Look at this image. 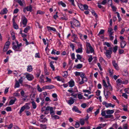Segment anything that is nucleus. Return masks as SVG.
I'll return each mask as SVG.
<instances>
[{
	"mask_svg": "<svg viewBox=\"0 0 129 129\" xmlns=\"http://www.w3.org/2000/svg\"><path fill=\"white\" fill-rule=\"evenodd\" d=\"M109 88H104V94L106 99H107L109 96L111 94V93Z\"/></svg>",
	"mask_w": 129,
	"mask_h": 129,
	"instance_id": "f257e3e1",
	"label": "nucleus"
},
{
	"mask_svg": "<svg viewBox=\"0 0 129 129\" xmlns=\"http://www.w3.org/2000/svg\"><path fill=\"white\" fill-rule=\"evenodd\" d=\"M22 44L20 43L19 44H18L16 46L15 45H13L12 47L13 49L15 51H21V50L19 49L20 47L22 46Z\"/></svg>",
	"mask_w": 129,
	"mask_h": 129,
	"instance_id": "f03ea898",
	"label": "nucleus"
},
{
	"mask_svg": "<svg viewBox=\"0 0 129 129\" xmlns=\"http://www.w3.org/2000/svg\"><path fill=\"white\" fill-rule=\"evenodd\" d=\"M106 110L103 111H102L101 112V114L102 116H105V118H111L113 117L112 115H106Z\"/></svg>",
	"mask_w": 129,
	"mask_h": 129,
	"instance_id": "7ed1b4c3",
	"label": "nucleus"
},
{
	"mask_svg": "<svg viewBox=\"0 0 129 129\" xmlns=\"http://www.w3.org/2000/svg\"><path fill=\"white\" fill-rule=\"evenodd\" d=\"M72 22L73 24V25H75L76 27H78L79 26L80 23L79 21L75 19L74 18L72 21Z\"/></svg>",
	"mask_w": 129,
	"mask_h": 129,
	"instance_id": "20e7f679",
	"label": "nucleus"
},
{
	"mask_svg": "<svg viewBox=\"0 0 129 129\" xmlns=\"http://www.w3.org/2000/svg\"><path fill=\"white\" fill-rule=\"evenodd\" d=\"M22 24L24 25V26H26L27 23V20L25 17L24 16L23 18H22Z\"/></svg>",
	"mask_w": 129,
	"mask_h": 129,
	"instance_id": "39448f33",
	"label": "nucleus"
},
{
	"mask_svg": "<svg viewBox=\"0 0 129 129\" xmlns=\"http://www.w3.org/2000/svg\"><path fill=\"white\" fill-rule=\"evenodd\" d=\"M112 53V51L110 50H107L105 53V55L106 56L109 58L111 57V54Z\"/></svg>",
	"mask_w": 129,
	"mask_h": 129,
	"instance_id": "423d86ee",
	"label": "nucleus"
},
{
	"mask_svg": "<svg viewBox=\"0 0 129 129\" xmlns=\"http://www.w3.org/2000/svg\"><path fill=\"white\" fill-rule=\"evenodd\" d=\"M26 77L29 80H32L34 78L33 76L30 74H28L26 75Z\"/></svg>",
	"mask_w": 129,
	"mask_h": 129,
	"instance_id": "0eeeda50",
	"label": "nucleus"
},
{
	"mask_svg": "<svg viewBox=\"0 0 129 129\" xmlns=\"http://www.w3.org/2000/svg\"><path fill=\"white\" fill-rule=\"evenodd\" d=\"M72 110L73 111H75V112L79 113L80 114L81 113V112L79 110L78 108L76 106L73 107L72 108Z\"/></svg>",
	"mask_w": 129,
	"mask_h": 129,
	"instance_id": "6e6552de",
	"label": "nucleus"
},
{
	"mask_svg": "<svg viewBox=\"0 0 129 129\" xmlns=\"http://www.w3.org/2000/svg\"><path fill=\"white\" fill-rule=\"evenodd\" d=\"M106 112L107 114L111 115V114L114 113V111L113 110H106Z\"/></svg>",
	"mask_w": 129,
	"mask_h": 129,
	"instance_id": "1a4fd4ad",
	"label": "nucleus"
},
{
	"mask_svg": "<svg viewBox=\"0 0 129 129\" xmlns=\"http://www.w3.org/2000/svg\"><path fill=\"white\" fill-rule=\"evenodd\" d=\"M126 44V43L124 41H122L121 42L120 46L121 48H124Z\"/></svg>",
	"mask_w": 129,
	"mask_h": 129,
	"instance_id": "9d476101",
	"label": "nucleus"
},
{
	"mask_svg": "<svg viewBox=\"0 0 129 129\" xmlns=\"http://www.w3.org/2000/svg\"><path fill=\"white\" fill-rule=\"evenodd\" d=\"M79 45L81 47L78 48L76 50V52L77 53H81L82 52V45L81 44H79Z\"/></svg>",
	"mask_w": 129,
	"mask_h": 129,
	"instance_id": "9b49d317",
	"label": "nucleus"
},
{
	"mask_svg": "<svg viewBox=\"0 0 129 129\" xmlns=\"http://www.w3.org/2000/svg\"><path fill=\"white\" fill-rule=\"evenodd\" d=\"M8 12V11L6 8H4V9L2 10L0 13L1 14L3 15L4 14H6Z\"/></svg>",
	"mask_w": 129,
	"mask_h": 129,
	"instance_id": "f8f14e48",
	"label": "nucleus"
},
{
	"mask_svg": "<svg viewBox=\"0 0 129 129\" xmlns=\"http://www.w3.org/2000/svg\"><path fill=\"white\" fill-rule=\"evenodd\" d=\"M112 64L114 67L117 70L118 69V67L117 64L115 63V60L113 61L112 62Z\"/></svg>",
	"mask_w": 129,
	"mask_h": 129,
	"instance_id": "ddd939ff",
	"label": "nucleus"
},
{
	"mask_svg": "<svg viewBox=\"0 0 129 129\" xmlns=\"http://www.w3.org/2000/svg\"><path fill=\"white\" fill-rule=\"evenodd\" d=\"M69 86L72 87L74 85V82L73 80H70L69 82Z\"/></svg>",
	"mask_w": 129,
	"mask_h": 129,
	"instance_id": "4468645a",
	"label": "nucleus"
},
{
	"mask_svg": "<svg viewBox=\"0 0 129 129\" xmlns=\"http://www.w3.org/2000/svg\"><path fill=\"white\" fill-rule=\"evenodd\" d=\"M106 104V107L107 108H108L109 107H111L112 108H114L115 105L114 104H112L111 103H107Z\"/></svg>",
	"mask_w": 129,
	"mask_h": 129,
	"instance_id": "2eb2a0df",
	"label": "nucleus"
},
{
	"mask_svg": "<svg viewBox=\"0 0 129 129\" xmlns=\"http://www.w3.org/2000/svg\"><path fill=\"white\" fill-rule=\"evenodd\" d=\"M30 105V103H27L25 104L23 106L24 108L25 109H30V107L29 106Z\"/></svg>",
	"mask_w": 129,
	"mask_h": 129,
	"instance_id": "dca6fc26",
	"label": "nucleus"
},
{
	"mask_svg": "<svg viewBox=\"0 0 129 129\" xmlns=\"http://www.w3.org/2000/svg\"><path fill=\"white\" fill-rule=\"evenodd\" d=\"M85 121L84 120V118H81L80 119L79 122L81 125H83L85 123Z\"/></svg>",
	"mask_w": 129,
	"mask_h": 129,
	"instance_id": "f3484780",
	"label": "nucleus"
},
{
	"mask_svg": "<svg viewBox=\"0 0 129 129\" xmlns=\"http://www.w3.org/2000/svg\"><path fill=\"white\" fill-rule=\"evenodd\" d=\"M26 10L27 11H30L31 12L32 10V7L31 5H29V6L25 8Z\"/></svg>",
	"mask_w": 129,
	"mask_h": 129,
	"instance_id": "a211bd4d",
	"label": "nucleus"
},
{
	"mask_svg": "<svg viewBox=\"0 0 129 129\" xmlns=\"http://www.w3.org/2000/svg\"><path fill=\"white\" fill-rule=\"evenodd\" d=\"M33 68L32 66L31 65L28 66L27 68V71L29 72H30L32 71Z\"/></svg>",
	"mask_w": 129,
	"mask_h": 129,
	"instance_id": "6ab92c4d",
	"label": "nucleus"
},
{
	"mask_svg": "<svg viewBox=\"0 0 129 129\" xmlns=\"http://www.w3.org/2000/svg\"><path fill=\"white\" fill-rule=\"evenodd\" d=\"M46 89H51L53 88L54 86L53 85L45 86Z\"/></svg>",
	"mask_w": 129,
	"mask_h": 129,
	"instance_id": "aec40b11",
	"label": "nucleus"
},
{
	"mask_svg": "<svg viewBox=\"0 0 129 129\" xmlns=\"http://www.w3.org/2000/svg\"><path fill=\"white\" fill-rule=\"evenodd\" d=\"M103 83L104 86L105 87V88H109L108 87V86L107 85L106 83L104 80H103Z\"/></svg>",
	"mask_w": 129,
	"mask_h": 129,
	"instance_id": "412c9836",
	"label": "nucleus"
},
{
	"mask_svg": "<svg viewBox=\"0 0 129 129\" xmlns=\"http://www.w3.org/2000/svg\"><path fill=\"white\" fill-rule=\"evenodd\" d=\"M16 100V98H15L14 100H11L9 103L10 105H12L13 104Z\"/></svg>",
	"mask_w": 129,
	"mask_h": 129,
	"instance_id": "4be33fe9",
	"label": "nucleus"
},
{
	"mask_svg": "<svg viewBox=\"0 0 129 129\" xmlns=\"http://www.w3.org/2000/svg\"><path fill=\"white\" fill-rule=\"evenodd\" d=\"M54 63V61H51L50 64V66L51 68L52 69V70L53 71H54L55 70V67L53 65V63Z\"/></svg>",
	"mask_w": 129,
	"mask_h": 129,
	"instance_id": "5701e85b",
	"label": "nucleus"
},
{
	"mask_svg": "<svg viewBox=\"0 0 129 129\" xmlns=\"http://www.w3.org/2000/svg\"><path fill=\"white\" fill-rule=\"evenodd\" d=\"M33 108L34 109H35L37 107V105L35 102L33 101L31 102Z\"/></svg>",
	"mask_w": 129,
	"mask_h": 129,
	"instance_id": "b1692460",
	"label": "nucleus"
},
{
	"mask_svg": "<svg viewBox=\"0 0 129 129\" xmlns=\"http://www.w3.org/2000/svg\"><path fill=\"white\" fill-rule=\"evenodd\" d=\"M30 29V27L28 26L26 27L24 29L23 31L25 33H27L28 31Z\"/></svg>",
	"mask_w": 129,
	"mask_h": 129,
	"instance_id": "393cba45",
	"label": "nucleus"
},
{
	"mask_svg": "<svg viewBox=\"0 0 129 129\" xmlns=\"http://www.w3.org/2000/svg\"><path fill=\"white\" fill-rule=\"evenodd\" d=\"M74 102V100L71 99L68 102V103L69 105H71L73 104Z\"/></svg>",
	"mask_w": 129,
	"mask_h": 129,
	"instance_id": "a878e982",
	"label": "nucleus"
},
{
	"mask_svg": "<svg viewBox=\"0 0 129 129\" xmlns=\"http://www.w3.org/2000/svg\"><path fill=\"white\" fill-rule=\"evenodd\" d=\"M20 86L19 82L17 80H16L15 85V88L19 87Z\"/></svg>",
	"mask_w": 129,
	"mask_h": 129,
	"instance_id": "bb28decb",
	"label": "nucleus"
},
{
	"mask_svg": "<svg viewBox=\"0 0 129 129\" xmlns=\"http://www.w3.org/2000/svg\"><path fill=\"white\" fill-rule=\"evenodd\" d=\"M107 83L108 84V87L109 89V90H111V91H112V89H113L112 88V86H111V85L110 84L109 82V81H108Z\"/></svg>",
	"mask_w": 129,
	"mask_h": 129,
	"instance_id": "cd10ccee",
	"label": "nucleus"
},
{
	"mask_svg": "<svg viewBox=\"0 0 129 129\" xmlns=\"http://www.w3.org/2000/svg\"><path fill=\"white\" fill-rule=\"evenodd\" d=\"M58 4L59 5H61L63 7H65L66 6V5L62 1L59 2L58 3Z\"/></svg>",
	"mask_w": 129,
	"mask_h": 129,
	"instance_id": "c85d7f7f",
	"label": "nucleus"
},
{
	"mask_svg": "<svg viewBox=\"0 0 129 129\" xmlns=\"http://www.w3.org/2000/svg\"><path fill=\"white\" fill-rule=\"evenodd\" d=\"M8 48L9 47L5 45L4 47L3 50V52H5L7 51L8 49Z\"/></svg>",
	"mask_w": 129,
	"mask_h": 129,
	"instance_id": "c756f323",
	"label": "nucleus"
},
{
	"mask_svg": "<svg viewBox=\"0 0 129 129\" xmlns=\"http://www.w3.org/2000/svg\"><path fill=\"white\" fill-rule=\"evenodd\" d=\"M118 46H115L113 48V52L115 53L117 50Z\"/></svg>",
	"mask_w": 129,
	"mask_h": 129,
	"instance_id": "7c9ffc66",
	"label": "nucleus"
},
{
	"mask_svg": "<svg viewBox=\"0 0 129 129\" xmlns=\"http://www.w3.org/2000/svg\"><path fill=\"white\" fill-rule=\"evenodd\" d=\"M116 13L117 15V17H118V21H121V19L120 17L119 14V13L118 12H116Z\"/></svg>",
	"mask_w": 129,
	"mask_h": 129,
	"instance_id": "2f4dec72",
	"label": "nucleus"
},
{
	"mask_svg": "<svg viewBox=\"0 0 129 129\" xmlns=\"http://www.w3.org/2000/svg\"><path fill=\"white\" fill-rule=\"evenodd\" d=\"M82 65L81 64H77L76 67V68L78 69H80L82 68Z\"/></svg>",
	"mask_w": 129,
	"mask_h": 129,
	"instance_id": "473e14b6",
	"label": "nucleus"
},
{
	"mask_svg": "<svg viewBox=\"0 0 129 129\" xmlns=\"http://www.w3.org/2000/svg\"><path fill=\"white\" fill-rule=\"evenodd\" d=\"M80 124L78 122H76V123L75 125V127L76 128H78L80 126Z\"/></svg>",
	"mask_w": 129,
	"mask_h": 129,
	"instance_id": "72a5a7b5",
	"label": "nucleus"
},
{
	"mask_svg": "<svg viewBox=\"0 0 129 129\" xmlns=\"http://www.w3.org/2000/svg\"><path fill=\"white\" fill-rule=\"evenodd\" d=\"M11 34L12 36L11 37L12 40H15V37L14 33L13 32H12Z\"/></svg>",
	"mask_w": 129,
	"mask_h": 129,
	"instance_id": "f704fd0d",
	"label": "nucleus"
},
{
	"mask_svg": "<svg viewBox=\"0 0 129 129\" xmlns=\"http://www.w3.org/2000/svg\"><path fill=\"white\" fill-rule=\"evenodd\" d=\"M104 45H106L108 47H111V44L108 42H105L104 43Z\"/></svg>",
	"mask_w": 129,
	"mask_h": 129,
	"instance_id": "c9c22d12",
	"label": "nucleus"
},
{
	"mask_svg": "<svg viewBox=\"0 0 129 129\" xmlns=\"http://www.w3.org/2000/svg\"><path fill=\"white\" fill-rule=\"evenodd\" d=\"M116 82L117 84H118V85H120L122 81L120 79H118L116 81Z\"/></svg>",
	"mask_w": 129,
	"mask_h": 129,
	"instance_id": "e433bc0d",
	"label": "nucleus"
},
{
	"mask_svg": "<svg viewBox=\"0 0 129 129\" xmlns=\"http://www.w3.org/2000/svg\"><path fill=\"white\" fill-rule=\"evenodd\" d=\"M37 89L38 91L39 92H41L42 91V89L40 88L39 85H37Z\"/></svg>",
	"mask_w": 129,
	"mask_h": 129,
	"instance_id": "4c0bfd02",
	"label": "nucleus"
},
{
	"mask_svg": "<svg viewBox=\"0 0 129 129\" xmlns=\"http://www.w3.org/2000/svg\"><path fill=\"white\" fill-rule=\"evenodd\" d=\"M93 109V107H91L89 108L87 110V112L89 113V111H91Z\"/></svg>",
	"mask_w": 129,
	"mask_h": 129,
	"instance_id": "58836bf2",
	"label": "nucleus"
},
{
	"mask_svg": "<svg viewBox=\"0 0 129 129\" xmlns=\"http://www.w3.org/2000/svg\"><path fill=\"white\" fill-rule=\"evenodd\" d=\"M91 13L92 15L94 16L95 17L97 18L98 17V15L96 14L95 12L94 11L92 10L91 11Z\"/></svg>",
	"mask_w": 129,
	"mask_h": 129,
	"instance_id": "ea45409f",
	"label": "nucleus"
},
{
	"mask_svg": "<svg viewBox=\"0 0 129 129\" xmlns=\"http://www.w3.org/2000/svg\"><path fill=\"white\" fill-rule=\"evenodd\" d=\"M40 126L42 129H46V126L45 125H43L41 124L40 125Z\"/></svg>",
	"mask_w": 129,
	"mask_h": 129,
	"instance_id": "a19ab883",
	"label": "nucleus"
},
{
	"mask_svg": "<svg viewBox=\"0 0 129 129\" xmlns=\"http://www.w3.org/2000/svg\"><path fill=\"white\" fill-rule=\"evenodd\" d=\"M72 89H73V88H71V89L68 90V92H70V93H72L73 92H78V90L76 88V90L75 91H73L72 90Z\"/></svg>",
	"mask_w": 129,
	"mask_h": 129,
	"instance_id": "79ce46f5",
	"label": "nucleus"
},
{
	"mask_svg": "<svg viewBox=\"0 0 129 129\" xmlns=\"http://www.w3.org/2000/svg\"><path fill=\"white\" fill-rule=\"evenodd\" d=\"M79 7L80 9L82 10H84V5L80 4L79 6Z\"/></svg>",
	"mask_w": 129,
	"mask_h": 129,
	"instance_id": "37998d69",
	"label": "nucleus"
},
{
	"mask_svg": "<svg viewBox=\"0 0 129 129\" xmlns=\"http://www.w3.org/2000/svg\"><path fill=\"white\" fill-rule=\"evenodd\" d=\"M23 106L21 107L19 112V113L21 114L22 112L23 111L25 110Z\"/></svg>",
	"mask_w": 129,
	"mask_h": 129,
	"instance_id": "c03bdc74",
	"label": "nucleus"
},
{
	"mask_svg": "<svg viewBox=\"0 0 129 129\" xmlns=\"http://www.w3.org/2000/svg\"><path fill=\"white\" fill-rule=\"evenodd\" d=\"M13 27H14V28L16 29H18V25L16 24V23H15V24H13Z\"/></svg>",
	"mask_w": 129,
	"mask_h": 129,
	"instance_id": "a18cd8bd",
	"label": "nucleus"
},
{
	"mask_svg": "<svg viewBox=\"0 0 129 129\" xmlns=\"http://www.w3.org/2000/svg\"><path fill=\"white\" fill-rule=\"evenodd\" d=\"M67 71H65L63 73V77H66L67 76Z\"/></svg>",
	"mask_w": 129,
	"mask_h": 129,
	"instance_id": "49530a36",
	"label": "nucleus"
},
{
	"mask_svg": "<svg viewBox=\"0 0 129 129\" xmlns=\"http://www.w3.org/2000/svg\"><path fill=\"white\" fill-rule=\"evenodd\" d=\"M6 110L7 111H10L11 110V108L10 107H8L6 108Z\"/></svg>",
	"mask_w": 129,
	"mask_h": 129,
	"instance_id": "de8ad7c7",
	"label": "nucleus"
},
{
	"mask_svg": "<svg viewBox=\"0 0 129 129\" xmlns=\"http://www.w3.org/2000/svg\"><path fill=\"white\" fill-rule=\"evenodd\" d=\"M44 12H42L41 11H38L37 12V14H39L41 15H43L44 14Z\"/></svg>",
	"mask_w": 129,
	"mask_h": 129,
	"instance_id": "09e8293b",
	"label": "nucleus"
},
{
	"mask_svg": "<svg viewBox=\"0 0 129 129\" xmlns=\"http://www.w3.org/2000/svg\"><path fill=\"white\" fill-rule=\"evenodd\" d=\"M43 76H42V77L41 76L40 77V79H41L40 80V82L41 83H44L45 82L44 81V79H43Z\"/></svg>",
	"mask_w": 129,
	"mask_h": 129,
	"instance_id": "8fccbe9b",
	"label": "nucleus"
},
{
	"mask_svg": "<svg viewBox=\"0 0 129 129\" xmlns=\"http://www.w3.org/2000/svg\"><path fill=\"white\" fill-rule=\"evenodd\" d=\"M88 49H89V50L90 51V52H91V53H92L94 52V50L91 46Z\"/></svg>",
	"mask_w": 129,
	"mask_h": 129,
	"instance_id": "3c124183",
	"label": "nucleus"
},
{
	"mask_svg": "<svg viewBox=\"0 0 129 129\" xmlns=\"http://www.w3.org/2000/svg\"><path fill=\"white\" fill-rule=\"evenodd\" d=\"M80 76L82 78H83L85 77V73L83 72H81V74L80 75Z\"/></svg>",
	"mask_w": 129,
	"mask_h": 129,
	"instance_id": "603ef678",
	"label": "nucleus"
},
{
	"mask_svg": "<svg viewBox=\"0 0 129 129\" xmlns=\"http://www.w3.org/2000/svg\"><path fill=\"white\" fill-rule=\"evenodd\" d=\"M50 114H52L54 113V111H53V108L52 107H51V108L50 110Z\"/></svg>",
	"mask_w": 129,
	"mask_h": 129,
	"instance_id": "864d4df0",
	"label": "nucleus"
},
{
	"mask_svg": "<svg viewBox=\"0 0 129 129\" xmlns=\"http://www.w3.org/2000/svg\"><path fill=\"white\" fill-rule=\"evenodd\" d=\"M78 97L79 99H81L82 98L83 96L81 94H79L78 95Z\"/></svg>",
	"mask_w": 129,
	"mask_h": 129,
	"instance_id": "5fc2aeb1",
	"label": "nucleus"
},
{
	"mask_svg": "<svg viewBox=\"0 0 129 129\" xmlns=\"http://www.w3.org/2000/svg\"><path fill=\"white\" fill-rule=\"evenodd\" d=\"M73 36L74 37V41H76L77 40L78 38V37L75 34H73Z\"/></svg>",
	"mask_w": 129,
	"mask_h": 129,
	"instance_id": "6e6d98bb",
	"label": "nucleus"
},
{
	"mask_svg": "<svg viewBox=\"0 0 129 129\" xmlns=\"http://www.w3.org/2000/svg\"><path fill=\"white\" fill-rule=\"evenodd\" d=\"M87 105L86 103H83L81 105V106L83 108H85L86 106Z\"/></svg>",
	"mask_w": 129,
	"mask_h": 129,
	"instance_id": "4d7b16f0",
	"label": "nucleus"
},
{
	"mask_svg": "<svg viewBox=\"0 0 129 129\" xmlns=\"http://www.w3.org/2000/svg\"><path fill=\"white\" fill-rule=\"evenodd\" d=\"M100 92L101 91L100 90H97V91L96 92V95L98 96L100 95Z\"/></svg>",
	"mask_w": 129,
	"mask_h": 129,
	"instance_id": "13d9d810",
	"label": "nucleus"
},
{
	"mask_svg": "<svg viewBox=\"0 0 129 129\" xmlns=\"http://www.w3.org/2000/svg\"><path fill=\"white\" fill-rule=\"evenodd\" d=\"M104 30L101 29L100 32H99L98 35H101L103 34L104 33Z\"/></svg>",
	"mask_w": 129,
	"mask_h": 129,
	"instance_id": "bf43d9fd",
	"label": "nucleus"
},
{
	"mask_svg": "<svg viewBox=\"0 0 129 129\" xmlns=\"http://www.w3.org/2000/svg\"><path fill=\"white\" fill-rule=\"evenodd\" d=\"M77 59H78L80 60L82 58V57L81 55L79 54H77Z\"/></svg>",
	"mask_w": 129,
	"mask_h": 129,
	"instance_id": "052dcab7",
	"label": "nucleus"
},
{
	"mask_svg": "<svg viewBox=\"0 0 129 129\" xmlns=\"http://www.w3.org/2000/svg\"><path fill=\"white\" fill-rule=\"evenodd\" d=\"M84 9L85 10H87L88 8V6L86 5L85 4L84 5Z\"/></svg>",
	"mask_w": 129,
	"mask_h": 129,
	"instance_id": "680f3d73",
	"label": "nucleus"
},
{
	"mask_svg": "<svg viewBox=\"0 0 129 129\" xmlns=\"http://www.w3.org/2000/svg\"><path fill=\"white\" fill-rule=\"evenodd\" d=\"M45 101L47 102L48 101L51 102V100L48 97H47L45 99Z\"/></svg>",
	"mask_w": 129,
	"mask_h": 129,
	"instance_id": "e2e57ef3",
	"label": "nucleus"
},
{
	"mask_svg": "<svg viewBox=\"0 0 129 129\" xmlns=\"http://www.w3.org/2000/svg\"><path fill=\"white\" fill-rule=\"evenodd\" d=\"M81 74V72H76L75 73V75L76 76H80Z\"/></svg>",
	"mask_w": 129,
	"mask_h": 129,
	"instance_id": "0e129e2a",
	"label": "nucleus"
},
{
	"mask_svg": "<svg viewBox=\"0 0 129 129\" xmlns=\"http://www.w3.org/2000/svg\"><path fill=\"white\" fill-rule=\"evenodd\" d=\"M70 47L72 48V50H74V49L75 46L74 45V44L72 43H71L70 45Z\"/></svg>",
	"mask_w": 129,
	"mask_h": 129,
	"instance_id": "69168bd1",
	"label": "nucleus"
},
{
	"mask_svg": "<svg viewBox=\"0 0 129 129\" xmlns=\"http://www.w3.org/2000/svg\"><path fill=\"white\" fill-rule=\"evenodd\" d=\"M100 109H98L97 110L94 112V114L95 115H96L98 114L99 112Z\"/></svg>",
	"mask_w": 129,
	"mask_h": 129,
	"instance_id": "338daca9",
	"label": "nucleus"
},
{
	"mask_svg": "<svg viewBox=\"0 0 129 129\" xmlns=\"http://www.w3.org/2000/svg\"><path fill=\"white\" fill-rule=\"evenodd\" d=\"M113 30V29L111 27H110L108 29V32H112V31Z\"/></svg>",
	"mask_w": 129,
	"mask_h": 129,
	"instance_id": "774afa93",
	"label": "nucleus"
}]
</instances>
